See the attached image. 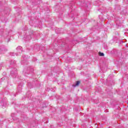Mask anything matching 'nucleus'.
Instances as JSON below:
<instances>
[{"label": "nucleus", "instance_id": "7ed1b4c3", "mask_svg": "<svg viewBox=\"0 0 128 128\" xmlns=\"http://www.w3.org/2000/svg\"><path fill=\"white\" fill-rule=\"evenodd\" d=\"M99 56H104V53L99 52Z\"/></svg>", "mask_w": 128, "mask_h": 128}, {"label": "nucleus", "instance_id": "f03ea898", "mask_svg": "<svg viewBox=\"0 0 128 128\" xmlns=\"http://www.w3.org/2000/svg\"><path fill=\"white\" fill-rule=\"evenodd\" d=\"M22 46H18V47L17 48V50H19V52H22Z\"/></svg>", "mask_w": 128, "mask_h": 128}, {"label": "nucleus", "instance_id": "f257e3e1", "mask_svg": "<svg viewBox=\"0 0 128 128\" xmlns=\"http://www.w3.org/2000/svg\"><path fill=\"white\" fill-rule=\"evenodd\" d=\"M80 84V81H77L76 84H73L72 86H74V88H76V86H78Z\"/></svg>", "mask_w": 128, "mask_h": 128}]
</instances>
